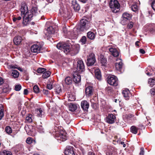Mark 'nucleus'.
<instances>
[{
    "mask_svg": "<svg viewBox=\"0 0 155 155\" xmlns=\"http://www.w3.org/2000/svg\"><path fill=\"white\" fill-rule=\"evenodd\" d=\"M39 11L36 7H33L29 12L26 13L23 17L22 24L24 26H26L28 24L29 22L31 20L33 15H36L38 14Z\"/></svg>",
    "mask_w": 155,
    "mask_h": 155,
    "instance_id": "1",
    "label": "nucleus"
},
{
    "mask_svg": "<svg viewBox=\"0 0 155 155\" xmlns=\"http://www.w3.org/2000/svg\"><path fill=\"white\" fill-rule=\"evenodd\" d=\"M62 128L58 126H55L54 127L55 130V136L57 138V139L59 142L64 141L67 139L66 134L62 130Z\"/></svg>",
    "mask_w": 155,
    "mask_h": 155,
    "instance_id": "2",
    "label": "nucleus"
},
{
    "mask_svg": "<svg viewBox=\"0 0 155 155\" xmlns=\"http://www.w3.org/2000/svg\"><path fill=\"white\" fill-rule=\"evenodd\" d=\"M56 46L58 49L63 51L66 54H67L71 51V45L69 43H59L57 44Z\"/></svg>",
    "mask_w": 155,
    "mask_h": 155,
    "instance_id": "3",
    "label": "nucleus"
},
{
    "mask_svg": "<svg viewBox=\"0 0 155 155\" xmlns=\"http://www.w3.org/2000/svg\"><path fill=\"white\" fill-rule=\"evenodd\" d=\"M80 26L79 29L81 31H84L88 29L90 27V23L86 19H83L80 21Z\"/></svg>",
    "mask_w": 155,
    "mask_h": 155,
    "instance_id": "4",
    "label": "nucleus"
},
{
    "mask_svg": "<svg viewBox=\"0 0 155 155\" xmlns=\"http://www.w3.org/2000/svg\"><path fill=\"white\" fill-rule=\"evenodd\" d=\"M109 6L114 12H117L116 9H119L120 5L117 0H111L109 3Z\"/></svg>",
    "mask_w": 155,
    "mask_h": 155,
    "instance_id": "5",
    "label": "nucleus"
},
{
    "mask_svg": "<svg viewBox=\"0 0 155 155\" xmlns=\"http://www.w3.org/2000/svg\"><path fill=\"white\" fill-rule=\"evenodd\" d=\"M108 83L111 85L117 86L118 84V80L117 77L114 75L109 76L107 78Z\"/></svg>",
    "mask_w": 155,
    "mask_h": 155,
    "instance_id": "6",
    "label": "nucleus"
},
{
    "mask_svg": "<svg viewBox=\"0 0 155 155\" xmlns=\"http://www.w3.org/2000/svg\"><path fill=\"white\" fill-rule=\"evenodd\" d=\"M76 71L81 73L84 71L85 65L82 60L79 59L77 61Z\"/></svg>",
    "mask_w": 155,
    "mask_h": 155,
    "instance_id": "7",
    "label": "nucleus"
},
{
    "mask_svg": "<svg viewBox=\"0 0 155 155\" xmlns=\"http://www.w3.org/2000/svg\"><path fill=\"white\" fill-rule=\"evenodd\" d=\"M132 15L127 12H125L122 15V19L121 21V24L125 25L127 24L128 20L131 19Z\"/></svg>",
    "mask_w": 155,
    "mask_h": 155,
    "instance_id": "8",
    "label": "nucleus"
},
{
    "mask_svg": "<svg viewBox=\"0 0 155 155\" xmlns=\"http://www.w3.org/2000/svg\"><path fill=\"white\" fill-rule=\"evenodd\" d=\"M96 61L95 55L93 53L91 54L87 57V65L88 66L93 65Z\"/></svg>",
    "mask_w": 155,
    "mask_h": 155,
    "instance_id": "9",
    "label": "nucleus"
},
{
    "mask_svg": "<svg viewBox=\"0 0 155 155\" xmlns=\"http://www.w3.org/2000/svg\"><path fill=\"white\" fill-rule=\"evenodd\" d=\"M42 46L40 44L34 45L31 47V51L34 53H38L40 52Z\"/></svg>",
    "mask_w": 155,
    "mask_h": 155,
    "instance_id": "10",
    "label": "nucleus"
},
{
    "mask_svg": "<svg viewBox=\"0 0 155 155\" xmlns=\"http://www.w3.org/2000/svg\"><path fill=\"white\" fill-rule=\"evenodd\" d=\"M73 81L76 83H79L81 80V76L77 71L73 73Z\"/></svg>",
    "mask_w": 155,
    "mask_h": 155,
    "instance_id": "11",
    "label": "nucleus"
},
{
    "mask_svg": "<svg viewBox=\"0 0 155 155\" xmlns=\"http://www.w3.org/2000/svg\"><path fill=\"white\" fill-rule=\"evenodd\" d=\"M78 46H72L71 47V51L69 52L72 55H74L78 54L79 51Z\"/></svg>",
    "mask_w": 155,
    "mask_h": 155,
    "instance_id": "12",
    "label": "nucleus"
},
{
    "mask_svg": "<svg viewBox=\"0 0 155 155\" xmlns=\"http://www.w3.org/2000/svg\"><path fill=\"white\" fill-rule=\"evenodd\" d=\"M125 118V121H127L129 123H132L133 121H134L136 120L134 115L131 114L126 115Z\"/></svg>",
    "mask_w": 155,
    "mask_h": 155,
    "instance_id": "13",
    "label": "nucleus"
},
{
    "mask_svg": "<svg viewBox=\"0 0 155 155\" xmlns=\"http://www.w3.org/2000/svg\"><path fill=\"white\" fill-rule=\"evenodd\" d=\"M46 35L48 37H52L55 32V30L52 26H50L46 30Z\"/></svg>",
    "mask_w": 155,
    "mask_h": 155,
    "instance_id": "14",
    "label": "nucleus"
},
{
    "mask_svg": "<svg viewBox=\"0 0 155 155\" xmlns=\"http://www.w3.org/2000/svg\"><path fill=\"white\" fill-rule=\"evenodd\" d=\"M116 117L112 114H109L107 117V122L110 124H113L115 122Z\"/></svg>",
    "mask_w": 155,
    "mask_h": 155,
    "instance_id": "15",
    "label": "nucleus"
},
{
    "mask_svg": "<svg viewBox=\"0 0 155 155\" xmlns=\"http://www.w3.org/2000/svg\"><path fill=\"white\" fill-rule=\"evenodd\" d=\"M20 10L21 14L24 15V16L27 13L29 12V11H28V7L24 3L21 4Z\"/></svg>",
    "mask_w": 155,
    "mask_h": 155,
    "instance_id": "16",
    "label": "nucleus"
},
{
    "mask_svg": "<svg viewBox=\"0 0 155 155\" xmlns=\"http://www.w3.org/2000/svg\"><path fill=\"white\" fill-rule=\"evenodd\" d=\"M35 113L37 117H41L44 116L45 114L44 109L41 108L36 109Z\"/></svg>",
    "mask_w": 155,
    "mask_h": 155,
    "instance_id": "17",
    "label": "nucleus"
},
{
    "mask_svg": "<svg viewBox=\"0 0 155 155\" xmlns=\"http://www.w3.org/2000/svg\"><path fill=\"white\" fill-rule=\"evenodd\" d=\"M71 4V6L76 11H78L80 9V6L76 0H72Z\"/></svg>",
    "mask_w": 155,
    "mask_h": 155,
    "instance_id": "18",
    "label": "nucleus"
},
{
    "mask_svg": "<svg viewBox=\"0 0 155 155\" xmlns=\"http://www.w3.org/2000/svg\"><path fill=\"white\" fill-rule=\"evenodd\" d=\"M123 96L126 100H128L131 95L130 91L128 89L123 90L122 92Z\"/></svg>",
    "mask_w": 155,
    "mask_h": 155,
    "instance_id": "19",
    "label": "nucleus"
},
{
    "mask_svg": "<svg viewBox=\"0 0 155 155\" xmlns=\"http://www.w3.org/2000/svg\"><path fill=\"white\" fill-rule=\"evenodd\" d=\"M85 94L87 96H90L93 94V88L91 86H88L86 88L85 90Z\"/></svg>",
    "mask_w": 155,
    "mask_h": 155,
    "instance_id": "20",
    "label": "nucleus"
},
{
    "mask_svg": "<svg viewBox=\"0 0 155 155\" xmlns=\"http://www.w3.org/2000/svg\"><path fill=\"white\" fill-rule=\"evenodd\" d=\"M109 50L111 54L115 57H117L118 56L119 53L118 51L115 48H110Z\"/></svg>",
    "mask_w": 155,
    "mask_h": 155,
    "instance_id": "21",
    "label": "nucleus"
},
{
    "mask_svg": "<svg viewBox=\"0 0 155 155\" xmlns=\"http://www.w3.org/2000/svg\"><path fill=\"white\" fill-rule=\"evenodd\" d=\"M109 50L111 54L115 57H117L118 56L119 53L118 51L115 48H110Z\"/></svg>",
    "mask_w": 155,
    "mask_h": 155,
    "instance_id": "22",
    "label": "nucleus"
},
{
    "mask_svg": "<svg viewBox=\"0 0 155 155\" xmlns=\"http://www.w3.org/2000/svg\"><path fill=\"white\" fill-rule=\"evenodd\" d=\"M81 106L84 110H87L89 108V104L87 101H83L81 102Z\"/></svg>",
    "mask_w": 155,
    "mask_h": 155,
    "instance_id": "23",
    "label": "nucleus"
},
{
    "mask_svg": "<svg viewBox=\"0 0 155 155\" xmlns=\"http://www.w3.org/2000/svg\"><path fill=\"white\" fill-rule=\"evenodd\" d=\"M65 155H74V151L71 147H67L64 151Z\"/></svg>",
    "mask_w": 155,
    "mask_h": 155,
    "instance_id": "24",
    "label": "nucleus"
},
{
    "mask_svg": "<svg viewBox=\"0 0 155 155\" xmlns=\"http://www.w3.org/2000/svg\"><path fill=\"white\" fill-rule=\"evenodd\" d=\"M22 41L21 37L19 36L15 37L13 41L15 44L18 45H19Z\"/></svg>",
    "mask_w": 155,
    "mask_h": 155,
    "instance_id": "25",
    "label": "nucleus"
},
{
    "mask_svg": "<svg viewBox=\"0 0 155 155\" xmlns=\"http://www.w3.org/2000/svg\"><path fill=\"white\" fill-rule=\"evenodd\" d=\"M72 82V78L70 77H67L66 78L64 81H63V83H65L66 84L69 85L71 84Z\"/></svg>",
    "mask_w": 155,
    "mask_h": 155,
    "instance_id": "26",
    "label": "nucleus"
},
{
    "mask_svg": "<svg viewBox=\"0 0 155 155\" xmlns=\"http://www.w3.org/2000/svg\"><path fill=\"white\" fill-rule=\"evenodd\" d=\"M119 61L116 62L115 64V68L118 71H120L123 66V63L121 60L120 59Z\"/></svg>",
    "mask_w": 155,
    "mask_h": 155,
    "instance_id": "27",
    "label": "nucleus"
},
{
    "mask_svg": "<svg viewBox=\"0 0 155 155\" xmlns=\"http://www.w3.org/2000/svg\"><path fill=\"white\" fill-rule=\"evenodd\" d=\"M12 76L14 78H17L18 77L19 75V73L18 71L15 70H12L10 71Z\"/></svg>",
    "mask_w": 155,
    "mask_h": 155,
    "instance_id": "28",
    "label": "nucleus"
},
{
    "mask_svg": "<svg viewBox=\"0 0 155 155\" xmlns=\"http://www.w3.org/2000/svg\"><path fill=\"white\" fill-rule=\"evenodd\" d=\"M95 76L96 78L99 80L101 79V71L99 69H96L95 71Z\"/></svg>",
    "mask_w": 155,
    "mask_h": 155,
    "instance_id": "29",
    "label": "nucleus"
},
{
    "mask_svg": "<svg viewBox=\"0 0 155 155\" xmlns=\"http://www.w3.org/2000/svg\"><path fill=\"white\" fill-rule=\"evenodd\" d=\"M55 92L56 94H59L62 92L61 87L59 85H56Z\"/></svg>",
    "mask_w": 155,
    "mask_h": 155,
    "instance_id": "30",
    "label": "nucleus"
},
{
    "mask_svg": "<svg viewBox=\"0 0 155 155\" xmlns=\"http://www.w3.org/2000/svg\"><path fill=\"white\" fill-rule=\"evenodd\" d=\"M26 142L28 144H31V143L35 144L36 142L35 141L33 140L32 138L29 137L27 138L26 140Z\"/></svg>",
    "mask_w": 155,
    "mask_h": 155,
    "instance_id": "31",
    "label": "nucleus"
},
{
    "mask_svg": "<svg viewBox=\"0 0 155 155\" xmlns=\"http://www.w3.org/2000/svg\"><path fill=\"white\" fill-rule=\"evenodd\" d=\"M77 108L76 105L75 104H71L69 105V109L71 111H74Z\"/></svg>",
    "mask_w": 155,
    "mask_h": 155,
    "instance_id": "32",
    "label": "nucleus"
},
{
    "mask_svg": "<svg viewBox=\"0 0 155 155\" xmlns=\"http://www.w3.org/2000/svg\"><path fill=\"white\" fill-rule=\"evenodd\" d=\"M87 37L89 39L93 40L95 38L94 34L91 31H89L87 33Z\"/></svg>",
    "mask_w": 155,
    "mask_h": 155,
    "instance_id": "33",
    "label": "nucleus"
},
{
    "mask_svg": "<svg viewBox=\"0 0 155 155\" xmlns=\"http://www.w3.org/2000/svg\"><path fill=\"white\" fill-rule=\"evenodd\" d=\"M51 74V72L49 71H47L44 72L42 75V78H46L49 77Z\"/></svg>",
    "mask_w": 155,
    "mask_h": 155,
    "instance_id": "34",
    "label": "nucleus"
},
{
    "mask_svg": "<svg viewBox=\"0 0 155 155\" xmlns=\"http://www.w3.org/2000/svg\"><path fill=\"white\" fill-rule=\"evenodd\" d=\"M31 128H32V127L31 126H30V127H25V129L26 130V131L27 133H28V134L29 135H32V132H33V129L32 130H29V129H31Z\"/></svg>",
    "mask_w": 155,
    "mask_h": 155,
    "instance_id": "35",
    "label": "nucleus"
},
{
    "mask_svg": "<svg viewBox=\"0 0 155 155\" xmlns=\"http://www.w3.org/2000/svg\"><path fill=\"white\" fill-rule=\"evenodd\" d=\"M131 132L133 134H136L137 132L138 129L135 126H132L130 129Z\"/></svg>",
    "mask_w": 155,
    "mask_h": 155,
    "instance_id": "36",
    "label": "nucleus"
},
{
    "mask_svg": "<svg viewBox=\"0 0 155 155\" xmlns=\"http://www.w3.org/2000/svg\"><path fill=\"white\" fill-rule=\"evenodd\" d=\"M0 155H12L11 152L5 150L1 152Z\"/></svg>",
    "mask_w": 155,
    "mask_h": 155,
    "instance_id": "37",
    "label": "nucleus"
},
{
    "mask_svg": "<svg viewBox=\"0 0 155 155\" xmlns=\"http://www.w3.org/2000/svg\"><path fill=\"white\" fill-rule=\"evenodd\" d=\"M105 90L106 92L109 94H111L113 93V90L111 87H106Z\"/></svg>",
    "mask_w": 155,
    "mask_h": 155,
    "instance_id": "38",
    "label": "nucleus"
},
{
    "mask_svg": "<svg viewBox=\"0 0 155 155\" xmlns=\"http://www.w3.org/2000/svg\"><path fill=\"white\" fill-rule=\"evenodd\" d=\"M3 107L2 104H0V120L4 116Z\"/></svg>",
    "mask_w": 155,
    "mask_h": 155,
    "instance_id": "39",
    "label": "nucleus"
},
{
    "mask_svg": "<svg viewBox=\"0 0 155 155\" xmlns=\"http://www.w3.org/2000/svg\"><path fill=\"white\" fill-rule=\"evenodd\" d=\"M32 116L31 114H29L26 117V121L28 123L31 122L32 121Z\"/></svg>",
    "mask_w": 155,
    "mask_h": 155,
    "instance_id": "40",
    "label": "nucleus"
},
{
    "mask_svg": "<svg viewBox=\"0 0 155 155\" xmlns=\"http://www.w3.org/2000/svg\"><path fill=\"white\" fill-rule=\"evenodd\" d=\"M10 91V89L8 86H4L2 89V92L6 93Z\"/></svg>",
    "mask_w": 155,
    "mask_h": 155,
    "instance_id": "41",
    "label": "nucleus"
},
{
    "mask_svg": "<svg viewBox=\"0 0 155 155\" xmlns=\"http://www.w3.org/2000/svg\"><path fill=\"white\" fill-rule=\"evenodd\" d=\"M148 83L151 87L155 84V80L153 78H150L148 80Z\"/></svg>",
    "mask_w": 155,
    "mask_h": 155,
    "instance_id": "42",
    "label": "nucleus"
},
{
    "mask_svg": "<svg viewBox=\"0 0 155 155\" xmlns=\"http://www.w3.org/2000/svg\"><path fill=\"white\" fill-rule=\"evenodd\" d=\"M6 132L8 134H10L12 132V130L11 127L9 126H6L5 128Z\"/></svg>",
    "mask_w": 155,
    "mask_h": 155,
    "instance_id": "43",
    "label": "nucleus"
},
{
    "mask_svg": "<svg viewBox=\"0 0 155 155\" xmlns=\"http://www.w3.org/2000/svg\"><path fill=\"white\" fill-rule=\"evenodd\" d=\"M131 8L132 10L134 12L137 11L138 9L137 5L136 4H133V5H132Z\"/></svg>",
    "mask_w": 155,
    "mask_h": 155,
    "instance_id": "44",
    "label": "nucleus"
},
{
    "mask_svg": "<svg viewBox=\"0 0 155 155\" xmlns=\"http://www.w3.org/2000/svg\"><path fill=\"white\" fill-rule=\"evenodd\" d=\"M45 71H46V69L44 68H39L37 70V72L38 73H44Z\"/></svg>",
    "mask_w": 155,
    "mask_h": 155,
    "instance_id": "45",
    "label": "nucleus"
},
{
    "mask_svg": "<svg viewBox=\"0 0 155 155\" xmlns=\"http://www.w3.org/2000/svg\"><path fill=\"white\" fill-rule=\"evenodd\" d=\"M33 90L34 92L35 93H38L39 92V89L37 85H35L33 87Z\"/></svg>",
    "mask_w": 155,
    "mask_h": 155,
    "instance_id": "46",
    "label": "nucleus"
},
{
    "mask_svg": "<svg viewBox=\"0 0 155 155\" xmlns=\"http://www.w3.org/2000/svg\"><path fill=\"white\" fill-rule=\"evenodd\" d=\"M37 128L38 130V131L40 133H43L44 132V129L41 126H38L37 127Z\"/></svg>",
    "mask_w": 155,
    "mask_h": 155,
    "instance_id": "47",
    "label": "nucleus"
},
{
    "mask_svg": "<svg viewBox=\"0 0 155 155\" xmlns=\"http://www.w3.org/2000/svg\"><path fill=\"white\" fill-rule=\"evenodd\" d=\"M107 62V59L105 58H102L101 59V62L102 65H103L105 66V65L106 64Z\"/></svg>",
    "mask_w": 155,
    "mask_h": 155,
    "instance_id": "48",
    "label": "nucleus"
},
{
    "mask_svg": "<svg viewBox=\"0 0 155 155\" xmlns=\"http://www.w3.org/2000/svg\"><path fill=\"white\" fill-rule=\"evenodd\" d=\"M17 66L16 65H12V64H9L8 66V68L9 69H16L17 68Z\"/></svg>",
    "mask_w": 155,
    "mask_h": 155,
    "instance_id": "49",
    "label": "nucleus"
},
{
    "mask_svg": "<svg viewBox=\"0 0 155 155\" xmlns=\"http://www.w3.org/2000/svg\"><path fill=\"white\" fill-rule=\"evenodd\" d=\"M130 2L131 3V4L133 5L136 4H138V3H140L139 1V0H130Z\"/></svg>",
    "mask_w": 155,
    "mask_h": 155,
    "instance_id": "50",
    "label": "nucleus"
},
{
    "mask_svg": "<svg viewBox=\"0 0 155 155\" xmlns=\"http://www.w3.org/2000/svg\"><path fill=\"white\" fill-rule=\"evenodd\" d=\"M98 32L99 35L101 36H103L105 35V32L103 30L99 29L98 30Z\"/></svg>",
    "mask_w": 155,
    "mask_h": 155,
    "instance_id": "51",
    "label": "nucleus"
},
{
    "mask_svg": "<svg viewBox=\"0 0 155 155\" xmlns=\"http://www.w3.org/2000/svg\"><path fill=\"white\" fill-rule=\"evenodd\" d=\"M81 41L83 44H85L86 41V38L85 36H83L81 39Z\"/></svg>",
    "mask_w": 155,
    "mask_h": 155,
    "instance_id": "52",
    "label": "nucleus"
},
{
    "mask_svg": "<svg viewBox=\"0 0 155 155\" xmlns=\"http://www.w3.org/2000/svg\"><path fill=\"white\" fill-rule=\"evenodd\" d=\"M21 86L19 84H17L15 86V90L16 91H19L21 89Z\"/></svg>",
    "mask_w": 155,
    "mask_h": 155,
    "instance_id": "53",
    "label": "nucleus"
},
{
    "mask_svg": "<svg viewBox=\"0 0 155 155\" xmlns=\"http://www.w3.org/2000/svg\"><path fill=\"white\" fill-rule=\"evenodd\" d=\"M133 22L132 21H130L129 23L127 25V27L128 28L130 29L132 28L133 25Z\"/></svg>",
    "mask_w": 155,
    "mask_h": 155,
    "instance_id": "54",
    "label": "nucleus"
},
{
    "mask_svg": "<svg viewBox=\"0 0 155 155\" xmlns=\"http://www.w3.org/2000/svg\"><path fill=\"white\" fill-rule=\"evenodd\" d=\"M21 19V17L20 16H19L17 18H13V20L15 22H16L17 21L20 20Z\"/></svg>",
    "mask_w": 155,
    "mask_h": 155,
    "instance_id": "55",
    "label": "nucleus"
},
{
    "mask_svg": "<svg viewBox=\"0 0 155 155\" xmlns=\"http://www.w3.org/2000/svg\"><path fill=\"white\" fill-rule=\"evenodd\" d=\"M151 6L152 8L155 10V0H153L152 2Z\"/></svg>",
    "mask_w": 155,
    "mask_h": 155,
    "instance_id": "56",
    "label": "nucleus"
},
{
    "mask_svg": "<svg viewBox=\"0 0 155 155\" xmlns=\"http://www.w3.org/2000/svg\"><path fill=\"white\" fill-rule=\"evenodd\" d=\"M144 148L143 147H141L140 148V151L139 153L140 155H143L144 153Z\"/></svg>",
    "mask_w": 155,
    "mask_h": 155,
    "instance_id": "57",
    "label": "nucleus"
},
{
    "mask_svg": "<svg viewBox=\"0 0 155 155\" xmlns=\"http://www.w3.org/2000/svg\"><path fill=\"white\" fill-rule=\"evenodd\" d=\"M150 93L151 94L154 95L155 93V89L154 88L151 89L150 90Z\"/></svg>",
    "mask_w": 155,
    "mask_h": 155,
    "instance_id": "58",
    "label": "nucleus"
},
{
    "mask_svg": "<svg viewBox=\"0 0 155 155\" xmlns=\"http://www.w3.org/2000/svg\"><path fill=\"white\" fill-rule=\"evenodd\" d=\"M5 81L4 79L0 77V86L2 85L4 83Z\"/></svg>",
    "mask_w": 155,
    "mask_h": 155,
    "instance_id": "59",
    "label": "nucleus"
},
{
    "mask_svg": "<svg viewBox=\"0 0 155 155\" xmlns=\"http://www.w3.org/2000/svg\"><path fill=\"white\" fill-rule=\"evenodd\" d=\"M47 88L49 90L51 89L52 88V84L51 83L48 84L47 85Z\"/></svg>",
    "mask_w": 155,
    "mask_h": 155,
    "instance_id": "60",
    "label": "nucleus"
},
{
    "mask_svg": "<svg viewBox=\"0 0 155 155\" xmlns=\"http://www.w3.org/2000/svg\"><path fill=\"white\" fill-rule=\"evenodd\" d=\"M106 155H112L113 154L112 150L110 151H107L106 152Z\"/></svg>",
    "mask_w": 155,
    "mask_h": 155,
    "instance_id": "61",
    "label": "nucleus"
},
{
    "mask_svg": "<svg viewBox=\"0 0 155 155\" xmlns=\"http://www.w3.org/2000/svg\"><path fill=\"white\" fill-rule=\"evenodd\" d=\"M28 91L27 89H25L24 91V94L25 95H27L28 94Z\"/></svg>",
    "mask_w": 155,
    "mask_h": 155,
    "instance_id": "62",
    "label": "nucleus"
},
{
    "mask_svg": "<svg viewBox=\"0 0 155 155\" xmlns=\"http://www.w3.org/2000/svg\"><path fill=\"white\" fill-rule=\"evenodd\" d=\"M43 93L45 94H48V91L46 90H44L43 91Z\"/></svg>",
    "mask_w": 155,
    "mask_h": 155,
    "instance_id": "63",
    "label": "nucleus"
},
{
    "mask_svg": "<svg viewBox=\"0 0 155 155\" xmlns=\"http://www.w3.org/2000/svg\"><path fill=\"white\" fill-rule=\"evenodd\" d=\"M140 52L142 54H144L145 53V51L144 50L142 49L140 50Z\"/></svg>",
    "mask_w": 155,
    "mask_h": 155,
    "instance_id": "64",
    "label": "nucleus"
}]
</instances>
